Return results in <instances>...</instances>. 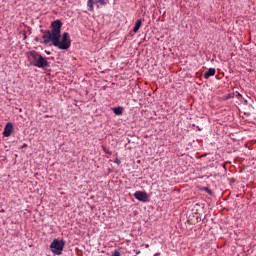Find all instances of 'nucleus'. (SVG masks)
Wrapping results in <instances>:
<instances>
[{
	"instance_id": "obj_2",
	"label": "nucleus",
	"mask_w": 256,
	"mask_h": 256,
	"mask_svg": "<svg viewBox=\"0 0 256 256\" xmlns=\"http://www.w3.org/2000/svg\"><path fill=\"white\" fill-rule=\"evenodd\" d=\"M27 59L32 67H37L38 69H47L50 67L49 58L43 57L37 51L28 52Z\"/></svg>"
},
{
	"instance_id": "obj_10",
	"label": "nucleus",
	"mask_w": 256,
	"mask_h": 256,
	"mask_svg": "<svg viewBox=\"0 0 256 256\" xmlns=\"http://www.w3.org/2000/svg\"><path fill=\"white\" fill-rule=\"evenodd\" d=\"M134 252L136 253V255H140L141 254V250H134Z\"/></svg>"
},
{
	"instance_id": "obj_9",
	"label": "nucleus",
	"mask_w": 256,
	"mask_h": 256,
	"mask_svg": "<svg viewBox=\"0 0 256 256\" xmlns=\"http://www.w3.org/2000/svg\"><path fill=\"white\" fill-rule=\"evenodd\" d=\"M141 23H142L141 19L136 21L135 26L133 28L134 33H137V31H139V29H141Z\"/></svg>"
},
{
	"instance_id": "obj_5",
	"label": "nucleus",
	"mask_w": 256,
	"mask_h": 256,
	"mask_svg": "<svg viewBox=\"0 0 256 256\" xmlns=\"http://www.w3.org/2000/svg\"><path fill=\"white\" fill-rule=\"evenodd\" d=\"M135 199L138 201H141L142 203H147V199H149V196L146 194V192L143 191H136L134 193Z\"/></svg>"
},
{
	"instance_id": "obj_3",
	"label": "nucleus",
	"mask_w": 256,
	"mask_h": 256,
	"mask_svg": "<svg viewBox=\"0 0 256 256\" xmlns=\"http://www.w3.org/2000/svg\"><path fill=\"white\" fill-rule=\"evenodd\" d=\"M64 248H65V241L63 240L55 239L50 245V249L52 253H54L55 255H61Z\"/></svg>"
},
{
	"instance_id": "obj_6",
	"label": "nucleus",
	"mask_w": 256,
	"mask_h": 256,
	"mask_svg": "<svg viewBox=\"0 0 256 256\" xmlns=\"http://www.w3.org/2000/svg\"><path fill=\"white\" fill-rule=\"evenodd\" d=\"M11 133H13V124L8 122L4 128L3 135L4 137H11Z\"/></svg>"
},
{
	"instance_id": "obj_12",
	"label": "nucleus",
	"mask_w": 256,
	"mask_h": 256,
	"mask_svg": "<svg viewBox=\"0 0 256 256\" xmlns=\"http://www.w3.org/2000/svg\"><path fill=\"white\" fill-rule=\"evenodd\" d=\"M116 163L119 165L120 161H116Z\"/></svg>"
},
{
	"instance_id": "obj_7",
	"label": "nucleus",
	"mask_w": 256,
	"mask_h": 256,
	"mask_svg": "<svg viewBox=\"0 0 256 256\" xmlns=\"http://www.w3.org/2000/svg\"><path fill=\"white\" fill-rule=\"evenodd\" d=\"M215 75V68H210L207 72L204 73L205 79H209V77H213Z\"/></svg>"
},
{
	"instance_id": "obj_1",
	"label": "nucleus",
	"mask_w": 256,
	"mask_h": 256,
	"mask_svg": "<svg viewBox=\"0 0 256 256\" xmlns=\"http://www.w3.org/2000/svg\"><path fill=\"white\" fill-rule=\"evenodd\" d=\"M61 27H63V23L61 20H56L51 23V30L42 31V39L44 45H53V47H57L61 51H67L69 47H71V36L69 32H64L61 37Z\"/></svg>"
},
{
	"instance_id": "obj_4",
	"label": "nucleus",
	"mask_w": 256,
	"mask_h": 256,
	"mask_svg": "<svg viewBox=\"0 0 256 256\" xmlns=\"http://www.w3.org/2000/svg\"><path fill=\"white\" fill-rule=\"evenodd\" d=\"M107 3H109V0H88V11H93L94 5H107Z\"/></svg>"
},
{
	"instance_id": "obj_11",
	"label": "nucleus",
	"mask_w": 256,
	"mask_h": 256,
	"mask_svg": "<svg viewBox=\"0 0 256 256\" xmlns=\"http://www.w3.org/2000/svg\"><path fill=\"white\" fill-rule=\"evenodd\" d=\"M206 191H208V193H211V190H209V188H205Z\"/></svg>"
},
{
	"instance_id": "obj_8",
	"label": "nucleus",
	"mask_w": 256,
	"mask_h": 256,
	"mask_svg": "<svg viewBox=\"0 0 256 256\" xmlns=\"http://www.w3.org/2000/svg\"><path fill=\"white\" fill-rule=\"evenodd\" d=\"M113 113H115L116 115H123V107L118 106V107H114L112 108Z\"/></svg>"
}]
</instances>
